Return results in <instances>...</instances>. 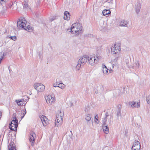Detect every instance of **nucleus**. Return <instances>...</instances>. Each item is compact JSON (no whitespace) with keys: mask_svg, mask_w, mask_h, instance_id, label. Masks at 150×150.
Listing matches in <instances>:
<instances>
[{"mask_svg":"<svg viewBox=\"0 0 150 150\" xmlns=\"http://www.w3.org/2000/svg\"><path fill=\"white\" fill-rule=\"evenodd\" d=\"M11 38L13 40H15L16 39V36H12Z\"/></svg>","mask_w":150,"mask_h":150,"instance_id":"obj_25","label":"nucleus"},{"mask_svg":"<svg viewBox=\"0 0 150 150\" xmlns=\"http://www.w3.org/2000/svg\"><path fill=\"white\" fill-rule=\"evenodd\" d=\"M15 101L18 105H22L24 103V101L23 99L20 100H16Z\"/></svg>","mask_w":150,"mask_h":150,"instance_id":"obj_16","label":"nucleus"},{"mask_svg":"<svg viewBox=\"0 0 150 150\" xmlns=\"http://www.w3.org/2000/svg\"><path fill=\"white\" fill-rule=\"evenodd\" d=\"M98 116L97 115H96L95 116V121L97 122L98 121Z\"/></svg>","mask_w":150,"mask_h":150,"instance_id":"obj_24","label":"nucleus"},{"mask_svg":"<svg viewBox=\"0 0 150 150\" xmlns=\"http://www.w3.org/2000/svg\"><path fill=\"white\" fill-rule=\"evenodd\" d=\"M65 87V85L63 83H60L58 84V87H59L62 89H64Z\"/></svg>","mask_w":150,"mask_h":150,"instance_id":"obj_20","label":"nucleus"},{"mask_svg":"<svg viewBox=\"0 0 150 150\" xmlns=\"http://www.w3.org/2000/svg\"><path fill=\"white\" fill-rule=\"evenodd\" d=\"M35 88L38 92H41L45 89V86L42 84L37 83L35 85Z\"/></svg>","mask_w":150,"mask_h":150,"instance_id":"obj_8","label":"nucleus"},{"mask_svg":"<svg viewBox=\"0 0 150 150\" xmlns=\"http://www.w3.org/2000/svg\"><path fill=\"white\" fill-rule=\"evenodd\" d=\"M36 137V135L35 133L33 132H32L30 134L29 137V140L30 141L33 143L35 141V139Z\"/></svg>","mask_w":150,"mask_h":150,"instance_id":"obj_12","label":"nucleus"},{"mask_svg":"<svg viewBox=\"0 0 150 150\" xmlns=\"http://www.w3.org/2000/svg\"><path fill=\"white\" fill-rule=\"evenodd\" d=\"M146 100L147 103L150 104V95L147 98Z\"/></svg>","mask_w":150,"mask_h":150,"instance_id":"obj_23","label":"nucleus"},{"mask_svg":"<svg viewBox=\"0 0 150 150\" xmlns=\"http://www.w3.org/2000/svg\"><path fill=\"white\" fill-rule=\"evenodd\" d=\"M126 25V22H125V21L124 20L120 22V26H125Z\"/></svg>","mask_w":150,"mask_h":150,"instance_id":"obj_21","label":"nucleus"},{"mask_svg":"<svg viewBox=\"0 0 150 150\" xmlns=\"http://www.w3.org/2000/svg\"><path fill=\"white\" fill-rule=\"evenodd\" d=\"M130 104L131 105L132 107H136L139 108L140 106V102H137L136 103L135 102H130Z\"/></svg>","mask_w":150,"mask_h":150,"instance_id":"obj_14","label":"nucleus"},{"mask_svg":"<svg viewBox=\"0 0 150 150\" xmlns=\"http://www.w3.org/2000/svg\"><path fill=\"white\" fill-rule=\"evenodd\" d=\"M47 103L48 104H52L55 101V96L54 95H49L45 98Z\"/></svg>","mask_w":150,"mask_h":150,"instance_id":"obj_6","label":"nucleus"},{"mask_svg":"<svg viewBox=\"0 0 150 150\" xmlns=\"http://www.w3.org/2000/svg\"><path fill=\"white\" fill-rule=\"evenodd\" d=\"M140 144L138 141L135 142L132 147V150H140Z\"/></svg>","mask_w":150,"mask_h":150,"instance_id":"obj_10","label":"nucleus"},{"mask_svg":"<svg viewBox=\"0 0 150 150\" xmlns=\"http://www.w3.org/2000/svg\"><path fill=\"white\" fill-rule=\"evenodd\" d=\"M111 53L113 55L119 54L120 53V45L118 43L115 44L111 47Z\"/></svg>","mask_w":150,"mask_h":150,"instance_id":"obj_4","label":"nucleus"},{"mask_svg":"<svg viewBox=\"0 0 150 150\" xmlns=\"http://www.w3.org/2000/svg\"><path fill=\"white\" fill-rule=\"evenodd\" d=\"M40 118L44 126H47L49 124V120L45 116L42 115L40 117Z\"/></svg>","mask_w":150,"mask_h":150,"instance_id":"obj_7","label":"nucleus"},{"mask_svg":"<svg viewBox=\"0 0 150 150\" xmlns=\"http://www.w3.org/2000/svg\"><path fill=\"white\" fill-rule=\"evenodd\" d=\"M8 0H0V2H1L2 1L6 2Z\"/></svg>","mask_w":150,"mask_h":150,"instance_id":"obj_27","label":"nucleus"},{"mask_svg":"<svg viewBox=\"0 0 150 150\" xmlns=\"http://www.w3.org/2000/svg\"><path fill=\"white\" fill-rule=\"evenodd\" d=\"M88 57L86 55L83 56L80 59V61L81 62V63H85L88 60Z\"/></svg>","mask_w":150,"mask_h":150,"instance_id":"obj_15","label":"nucleus"},{"mask_svg":"<svg viewBox=\"0 0 150 150\" xmlns=\"http://www.w3.org/2000/svg\"><path fill=\"white\" fill-rule=\"evenodd\" d=\"M24 7H28V5H27V4H25H25H24Z\"/></svg>","mask_w":150,"mask_h":150,"instance_id":"obj_28","label":"nucleus"},{"mask_svg":"<svg viewBox=\"0 0 150 150\" xmlns=\"http://www.w3.org/2000/svg\"><path fill=\"white\" fill-rule=\"evenodd\" d=\"M8 150H16L14 143L12 142H10L8 145Z\"/></svg>","mask_w":150,"mask_h":150,"instance_id":"obj_11","label":"nucleus"},{"mask_svg":"<svg viewBox=\"0 0 150 150\" xmlns=\"http://www.w3.org/2000/svg\"><path fill=\"white\" fill-rule=\"evenodd\" d=\"M88 60L90 64L91 65H93L97 63L99 60L98 58L95 57L94 56H91L88 57Z\"/></svg>","mask_w":150,"mask_h":150,"instance_id":"obj_5","label":"nucleus"},{"mask_svg":"<svg viewBox=\"0 0 150 150\" xmlns=\"http://www.w3.org/2000/svg\"><path fill=\"white\" fill-rule=\"evenodd\" d=\"M103 129L104 132L106 134H108V127L107 126H104L103 128Z\"/></svg>","mask_w":150,"mask_h":150,"instance_id":"obj_19","label":"nucleus"},{"mask_svg":"<svg viewBox=\"0 0 150 150\" xmlns=\"http://www.w3.org/2000/svg\"><path fill=\"white\" fill-rule=\"evenodd\" d=\"M63 116H61L59 114H57L56 116V125L58 126L59 125L61 124L62 122Z\"/></svg>","mask_w":150,"mask_h":150,"instance_id":"obj_9","label":"nucleus"},{"mask_svg":"<svg viewBox=\"0 0 150 150\" xmlns=\"http://www.w3.org/2000/svg\"><path fill=\"white\" fill-rule=\"evenodd\" d=\"M64 18L66 20H68L70 19V15L69 12L66 11L64 12Z\"/></svg>","mask_w":150,"mask_h":150,"instance_id":"obj_13","label":"nucleus"},{"mask_svg":"<svg viewBox=\"0 0 150 150\" xmlns=\"http://www.w3.org/2000/svg\"><path fill=\"white\" fill-rule=\"evenodd\" d=\"M108 69L105 66L103 67V72L105 74H108Z\"/></svg>","mask_w":150,"mask_h":150,"instance_id":"obj_18","label":"nucleus"},{"mask_svg":"<svg viewBox=\"0 0 150 150\" xmlns=\"http://www.w3.org/2000/svg\"><path fill=\"white\" fill-rule=\"evenodd\" d=\"M58 84H53V86L54 87H58Z\"/></svg>","mask_w":150,"mask_h":150,"instance_id":"obj_26","label":"nucleus"},{"mask_svg":"<svg viewBox=\"0 0 150 150\" xmlns=\"http://www.w3.org/2000/svg\"><path fill=\"white\" fill-rule=\"evenodd\" d=\"M110 13V10L105 9L103 11V15L106 16V15L109 14Z\"/></svg>","mask_w":150,"mask_h":150,"instance_id":"obj_17","label":"nucleus"},{"mask_svg":"<svg viewBox=\"0 0 150 150\" xmlns=\"http://www.w3.org/2000/svg\"><path fill=\"white\" fill-rule=\"evenodd\" d=\"M18 26L21 28L28 31L31 32L32 30V28L29 25H27L26 20L24 18L19 19L17 22Z\"/></svg>","mask_w":150,"mask_h":150,"instance_id":"obj_1","label":"nucleus"},{"mask_svg":"<svg viewBox=\"0 0 150 150\" xmlns=\"http://www.w3.org/2000/svg\"><path fill=\"white\" fill-rule=\"evenodd\" d=\"M91 116L90 115L88 114H87L85 118V119L87 121H89L91 120Z\"/></svg>","mask_w":150,"mask_h":150,"instance_id":"obj_22","label":"nucleus"},{"mask_svg":"<svg viewBox=\"0 0 150 150\" xmlns=\"http://www.w3.org/2000/svg\"><path fill=\"white\" fill-rule=\"evenodd\" d=\"M11 120V123L9 126L10 129L13 131L16 130L18 126V120L16 117L15 114L13 115Z\"/></svg>","mask_w":150,"mask_h":150,"instance_id":"obj_2","label":"nucleus"},{"mask_svg":"<svg viewBox=\"0 0 150 150\" xmlns=\"http://www.w3.org/2000/svg\"><path fill=\"white\" fill-rule=\"evenodd\" d=\"M82 30V26L79 23H76L72 25L71 31L73 34H79Z\"/></svg>","mask_w":150,"mask_h":150,"instance_id":"obj_3","label":"nucleus"}]
</instances>
